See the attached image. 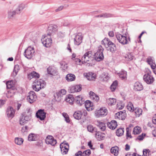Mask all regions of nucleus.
<instances>
[{"instance_id":"49","label":"nucleus","mask_w":156,"mask_h":156,"mask_svg":"<svg viewBox=\"0 0 156 156\" xmlns=\"http://www.w3.org/2000/svg\"><path fill=\"white\" fill-rule=\"evenodd\" d=\"M90 154V150L89 149L87 150L82 153V156H89Z\"/></svg>"},{"instance_id":"48","label":"nucleus","mask_w":156,"mask_h":156,"mask_svg":"<svg viewBox=\"0 0 156 156\" xmlns=\"http://www.w3.org/2000/svg\"><path fill=\"white\" fill-rule=\"evenodd\" d=\"M20 67L18 65H15L13 72V74L15 73V75H16Z\"/></svg>"},{"instance_id":"39","label":"nucleus","mask_w":156,"mask_h":156,"mask_svg":"<svg viewBox=\"0 0 156 156\" xmlns=\"http://www.w3.org/2000/svg\"><path fill=\"white\" fill-rule=\"evenodd\" d=\"M141 131V128L138 126L135 127L133 129V133L135 134H139Z\"/></svg>"},{"instance_id":"37","label":"nucleus","mask_w":156,"mask_h":156,"mask_svg":"<svg viewBox=\"0 0 156 156\" xmlns=\"http://www.w3.org/2000/svg\"><path fill=\"white\" fill-rule=\"evenodd\" d=\"M142 110L139 108H136L135 109V115L136 117H139L142 114Z\"/></svg>"},{"instance_id":"30","label":"nucleus","mask_w":156,"mask_h":156,"mask_svg":"<svg viewBox=\"0 0 156 156\" xmlns=\"http://www.w3.org/2000/svg\"><path fill=\"white\" fill-rule=\"evenodd\" d=\"M65 101L70 104H72L74 101V99L73 95L69 94L66 96L65 99Z\"/></svg>"},{"instance_id":"1","label":"nucleus","mask_w":156,"mask_h":156,"mask_svg":"<svg viewBox=\"0 0 156 156\" xmlns=\"http://www.w3.org/2000/svg\"><path fill=\"white\" fill-rule=\"evenodd\" d=\"M101 44L105 47L107 50L112 52H114L116 50L115 44L108 38H105L101 41Z\"/></svg>"},{"instance_id":"46","label":"nucleus","mask_w":156,"mask_h":156,"mask_svg":"<svg viewBox=\"0 0 156 156\" xmlns=\"http://www.w3.org/2000/svg\"><path fill=\"white\" fill-rule=\"evenodd\" d=\"M60 64L61 66V68L63 70H65L67 69V64L65 62L62 61L60 62Z\"/></svg>"},{"instance_id":"27","label":"nucleus","mask_w":156,"mask_h":156,"mask_svg":"<svg viewBox=\"0 0 156 156\" xmlns=\"http://www.w3.org/2000/svg\"><path fill=\"white\" fill-rule=\"evenodd\" d=\"M110 151L111 153L113 154L114 155L117 156L119 154V147L117 146L113 147L111 148Z\"/></svg>"},{"instance_id":"43","label":"nucleus","mask_w":156,"mask_h":156,"mask_svg":"<svg viewBox=\"0 0 156 156\" xmlns=\"http://www.w3.org/2000/svg\"><path fill=\"white\" fill-rule=\"evenodd\" d=\"M127 109L129 111L133 112L134 110V108L133 107L132 103L130 102L128 103L127 106Z\"/></svg>"},{"instance_id":"8","label":"nucleus","mask_w":156,"mask_h":156,"mask_svg":"<svg viewBox=\"0 0 156 156\" xmlns=\"http://www.w3.org/2000/svg\"><path fill=\"white\" fill-rule=\"evenodd\" d=\"M151 74V72L149 71L145 74L143 76L144 81L148 84L152 83L154 80L153 77Z\"/></svg>"},{"instance_id":"34","label":"nucleus","mask_w":156,"mask_h":156,"mask_svg":"<svg viewBox=\"0 0 156 156\" xmlns=\"http://www.w3.org/2000/svg\"><path fill=\"white\" fill-rule=\"evenodd\" d=\"M66 80L68 81H72L75 79V75L72 74H69L66 76Z\"/></svg>"},{"instance_id":"13","label":"nucleus","mask_w":156,"mask_h":156,"mask_svg":"<svg viewBox=\"0 0 156 156\" xmlns=\"http://www.w3.org/2000/svg\"><path fill=\"white\" fill-rule=\"evenodd\" d=\"M36 98L35 92L33 91H30L28 94L27 100L30 103H32L35 101Z\"/></svg>"},{"instance_id":"59","label":"nucleus","mask_w":156,"mask_h":156,"mask_svg":"<svg viewBox=\"0 0 156 156\" xmlns=\"http://www.w3.org/2000/svg\"><path fill=\"white\" fill-rule=\"evenodd\" d=\"M63 8V6H61L59 7L58 8L56 9L55 10V11L56 12H58L59 11H60L61 10H62Z\"/></svg>"},{"instance_id":"10","label":"nucleus","mask_w":156,"mask_h":156,"mask_svg":"<svg viewBox=\"0 0 156 156\" xmlns=\"http://www.w3.org/2000/svg\"><path fill=\"white\" fill-rule=\"evenodd\" d=\"M69 146L68 143L63 142L60 144L61 152L63 154H67L69 150Z\"/></svg>"},{"instance_id":"11","label":"nucleus","mask_w":156,"mask_h":156,"mask_svg":"<svg viewBox=\"0 0 156 156\" xmlns=\"http://www.w3.org/2000/svg\"><path fill=\"white\" fill-rule=\"evenodd\" d=\"M58 30V27L56 25L51 24L50 25L47 30V35L50 36L54 34Z\"/></svg>"},{"instance_id":"15","label":"nucleus","mask_w":156,"mask_h":156,"mask_svg":"<svg viewBox=\"0 0 156 156\" xmlns=\"http://www.w3.org/2000/svg\"><path fill=\"white\" fill-rule=\"evenodd\" d=\"M36 116L37 118H39L41 120H44L46 117V113L43 110H39L36 113Z\"/></svg>"},{"instance_id":"36","label":"nucleus","mask_w":156,"mask_h":156,"mask_svg":"<svg viewBox=\"0 0 156 156\" xmlns=\"http://www.w3.org/2000/svg\"><path fill=\"white\" fill-rule=\"evenodd\" d=\"M125 57L126 60L130 61L133 59L134 56L132 53H128L125 55Z\"/></svg>"},{"instance_id":"58","label":"nucleus","mask_w":156,"mask_h":156,"mask_svg":"<svg viewBox=\"0 0 156 156\" xmlns=\"http://www.w3.org/2000/svg\"><path fill=\"white\" fill-rule=\"evenodd\" d=\"M108 36L110 37H112L114 36V34L113 31H111L108 32Z\"/></svg>"},{"instance_id":"63","label":"nucleus","mask_w":156,"mask_h":156,"mask_svg":"<svg viewBox=\"0 0 156 156\" xmlns=\"http://www.w3.org/2000/svg\"><path fill=\"white\" fill-rule=\"evenodd\" d=\"M143 139L144 136L143 135V134L140 136H139L137 137V139L139 140H142Z\"/></svg>"},{"instance_id":"23","label":"nucleus","mask_w":156,"mask_h":156,"mask_svg":"<svg viewBox=\"0 0 156 156\" xmlns=\"http://www.w3.org/2000/svg\"><path fill=\"white\" fill-rule=\"evenodd\" d=\"M134 89L136 91H140L143 90V87L141 83L136 82L134 84Z\"/></svg>"},{"instance_id":"42","label":"nucleus","mask_w":156,"mask_h":156,"mask_svg":"<svg viewBox=\"0 0 156 156\" xmlns=\"http://www.w3.org/2000/svg\"><path fill=\"white\" fill-rule=\"evenodd\" d=\"M16 14L14 10H10L8 12V18L9 19H12Z\"/></svg>"},{"instance_id":"20","label":"nucleus","mask_w":156,"mask_h":156,"mask_svg":"<svg viewBox=\"0 0 156 156\" xmlns=\"http://www.w3.org/2000/svg\"><path fill=\"white\" fill-rule=\"evenodd\" d=\"M117 126V122L116 121L112 120L111 122L107 124L108 127L112 129H115Z\"/></svg>"},{"instance_id":"35","label":"nucleus","mask_w":156,"mask_h":156,"mask_svg":"<svg viewBox=\"0 0 156 156\" xmlns=\"http://www.w3.org/2000/svg\"><path fill=\"white\" fill-rule=\"evenodd\" d=\"M125 113L122 111L118 112L115 114V117H117L119 119L123 120L125 119Z\"/></svg>"},{"instance_id":"55","label":"nucleus","mask_w":156,"mask_h":156,"mask_svg":"<svg viewBox=\"0 0 156 156\" xmlns=\"http://www.w3.org/2000/svg\"><path fill=\"white\" fill-rule=\"evenodd\" d=\"M129 129L128 128H127L126 129V136L127 137H129L130 138H131L132 136H131L130 133V132H129Z\"/></svg>"},{"instance_id":"44","label":"nucleus","mask_w":156,"mask_h":156,"mask_svg":"<svg viewBox=\"0 0 156 156\" xmlns=\"http://www.w3.org/2000/svg\"><path fill=\"white\" fill-rule=\"evenodd\" d=\"M118 82L117 81H115L114 82L110 87V89L112 91H114L117 85Z\"/></svg>"},{"instance_id":"50","label":"nucleus","mask_w":156,"mask_h":156,"mask_svg":"<svg viewBox=\"0 0 156 156\" xmlns=\"http://www.w3.org/2000/svg\"><path fill=\"white\" fill-rule=\"evenodd\" d=\"M62 115L65 118V121L67 123L69 122L70 121L69 117L67 114L66 113L64 112L62 113Z\"/></svg>"},{"instance_id":"12","label":"nucleus","mask_w":156,"mask_h":156,"mask_svg":"<svg viewBox=\"0 0 156 156\" xmlns=\"http://www.w3.org/2000/svg\"><path fill=\"white\" fill-rule=\"evenodd\" d=\"M66 93V91L65 89H62L55 94L54 97L56 100L59 101L62 99L63 96L65 95Z\"/></svg>"},{"instance_id":"31","label":"nucleus","mask_w":156,"mask_h":156,"mask_svg":"<svg viewBox=\"0 0 156 156\" xmlns=\"http://www.w3.org/2000/svg\"><path fill=\"white\" fill-rule=\"evenodd\" d=\"M90 97L91 99L95 101H98L99 100V97L98 95H96L94 92L92 91L90 92Z\"/></svg>"},{"instance_id":"47","label":"nucleus","mask_w":156,"mask_h":156,"mask_svg":"<svg viewBox=\"0 0 156 156\" xmlns=\"http://www.w3.org/2000/svg\"><path fill=\"white\" fill-rule=\"evenodd\" d=\"M23 9V8L22 5H20L18 6L16 9L14 10V11H15L16 14H19L20 13V11H22Z\"/></svg>"},{"instance_id":"29","label":"nucleus","mask_w":156,"mask_h":156,"mask_svg":"<svg viewBox=\"0 0 156 156\" xmlns=\"http://www.w3.org/2000/svg\"><path fill=\"white\" fill-rule=\"evenodd\" d=\"M87 129L88 131L91 133H93L95 131L96 132V137H97L98 135V136L99 135V132H97L96 130V129L94 128L92 125H88L87 127Z\"/></svg>"},{"instance_id":"5","label":"nucleus","mask_w":156,"mask_h":156,"mask_svg":"<svg viewBox=\"0 0 156 156\" xmlns=\"http://www.w3.org/2000/svg\"><path fill=\"white\" fill-rule=\"evenodd\" d=\"M103 51L104 48L101 45H100L98 47L97 52L94 54V61L95 60L99 62L103 59L104 58L103 54Z\"/></svg>"},{"instance_id":"51","label":"nucleus","mask_w":156,"mask_h":156,"mask_svg":"<svg viewBox=\"0 0 156 156\" xmlns=\"http://www.w3.org/2000/svg\"><path fill=\"white\" fill-rule=\"evenodd\" d=\"M124 106V105L123 103H117V108L119 110H121L123 109Z\"/></svg>"},{"instance_id":"17","label":"nucleus","mask_w":156,"mask_h":156,"mask_svg":"<svg viewBox=\"0 0 156 156\" xmlns=\"http://www.w3.org/2000/svg\"><path fill=\"white\" fill-rule=\"evenodd\" d=\"M83 75L87 80L90 81H94L96 78V74L92 72L84 73Z\"/></svg>"},{"instance_id":"54","label":"nucleus","mask_w":156,"mask_h":156,"mask_svg":"<svg viewBox=\"0 0 156 156\" xmlns=\"http://www.w3.org/2000/svg\"><path fill=\"white\" fill-rule=\"evenodd\" d=\"M28 130V127L27 126H25L22 127L21 131L23 133L27 132Z\"/></svg>"},{"instance_id":"61","label":"nucleus","mask_w":156,"mask_h":156,"mask_svg":"<svg viewBox=\"0 0 156 156\" xmlns=\"http://www.w3.org/2000/svg\"><path fill=\"white\" fill-rule=\"evenodd\" d=\"M150 65L151 66L152 69H156V65L154 62L152 63L151 65Z\"/></svg>"},{"instance_id":"21","label":"nucleus","mask_w":156,"mask_h":156,"mask_svg":"<svg viewBox=\"0 0 156 156\" xmlns=\"http://www.w3.org/2000/svg\"><path fill=\"white\" fill-rule=\"evenodd\" d=\"M96 124L101 131H103L105 130L106 126L104 122L97 121L96 122Z\"/></svg>"},{"instance_id":"60","label":"nucleus","mask_w":156,"mask_h":156,"mask_svg":"<svg viewBox=\"0 0 156 156\" xmlns=\"http://www.w3.org/2000/svg\"><path fill=\"white\" fill-rule=\"evenodd\" d=\"M152 121L153 123L156 125V114L153 117Z\"/></svg>"},{"instance_id":"18","label":"nucleus","mask_w":156,"mask_h":156,"mask_svg":"<svg viewBox=\"0 0 156 156\" xmlns=\"http://www.w3.org/2000/svg\"><path fill=\"white\" fill-rule=\"evenodd\" d=\"M69 91L70 93H74L76 92H78L81 91V87L78 85H76L70 87Z\"/></svg>"},{"instance_id":"14","label":"nucleus","mask_w":156,"mask_h":156,"mask_svg":"<svg viewBox=\"0 0 156 156\" xmlns=\"http://www.w3.org/2000/svg\"><path fill=\"white\" fill-rule=\"evenodd\" d=\"M45 142L47 144H50L52 146L55 145L57 143L56 140L52 136L50 135L47 137Z\"/></svg>"},{"instance_id":"26","label":"nucleus","mask_w":156,"mask_h":156,"mask_svg":"<svg viewBox=\"0 0 156 156\" xmlns=\"http://www.w3.org/2000/svg\"><path fill=\"white\" fill-rule=\"evenodd\" d=\"M75 101L76 104L80 106L84 103V101L82 97L80 95L77 96L76 97Z\"/></svg>"},{"instance_id":"3","label":"nucleus","mask_w":156,"mask_h":156,"mask_svg":"<svg viewBox=\"0 0 156 156\" xmlns=\"http://www.w3.org/2000/svg\"><path fill=\"white\" fill-rule=\"evenodd\" d=\"M45 85V82L43 80L41 79L37 80L34 83L32 88L35 91H38L41 89L44 88Z\"/></svg>"},{"instance_id":"57","label":"nucleus","mask_w":156,"mask_h":156,"mask_svg":"<svg viewBox=\"0 0 156 156\" xmlns=\"http://www.w3.org/2000/svg\"><path fill=\"white\" fill-rule=\"evenodd\" d=\"M5 100H0V108H1L5 103Z\"/></svg>"},{"instance_id":"56","label":"nucleus","mask_w":156,"mask_h":156,"mask_svg":"<svg viewBox=\"0 0 156 156\" xmlns=\"http://www.w3.org/2000/svg\"><path fill=\"white\" fill-rule=\"evenodd\" d=\"M147 62L149 65H151L152 63L154 62L153 59L151 58H147Z\"/></svg>"},{"instance_id":"45","label":"nucleus","mask_w":156,"mask_h":156,"mask_svg":"<svg viewBox=\"0 0 156 156\" xmlns=\"http://www.w3.org/2000/svg\"><path fill=\"white\" fill-rule=\"evenodd\" d=\"M124 133L123 129L119 128L118 129L116 132V135L118 136H120L122 135Z\"/></svg>"},{"instance_id":"40","label":"nucleus","mask_w":156,"mask_h":156,"mask_svg":"<svg viewBox=\"0 0 156 156\" xmlns=\"http://www.w3.org/2000/svg\"><path fill=\"white\" fill-rule=\"evenodd\" d=\"M15 143L18 145H21L23 142V140L22 138L16 137L15 140Z\"/></svg>"},{"instance_id":"28","label":"nucleus","mask_w":156,"mask_h":156,"mask_svg":"<svg viewBox=\"0 0 156 156\" xmlns=\"http://www.w3.org/2000/svg\"><path fill=\"white\" fill-rule=\"evenodd\" d=\"M117 73L122 80H125L126 78L127 75L126 71L123 70H122L121 71H120L119 73Z\"/></svg>"},{"instance_id":"2","label":"nucleus","mask_w":156,"mask_h":156,"mask_svg":"<svg viewBox=\"0 0 156 156\" xmlns=\"http://www.w3.org/2000/svg\"><path fill=\"white\" fill-rule=\"evenodd\" d=\"M82 62L87 63L88 66H92L94 65V59L93 57V55L91 51H88L84 54L81 58Z\"/></svg>"},{"instance_id":"38","label":"nucleus","mask_w":156,"mask_h":156,"mask_svg":"<svg viewBox=\"0 0 156 156\" xmlns=\"http://www.w3.org/2000/svg\"><path fill=\"white\" fill-rule=\"evenodd\" d=\"M39 74L34 71L30 73L28 75V77H30V79L33 78H38L39 77Z\"/></svg>"},{"instance_id":"4","label":"nucleus","mask_w":156,"mask_h":156,"mask_svg":"<svg viewBox=\"0 0 156 156\" xmlns=\"http://www.w3.org/2000/svg\"><path fill=\"white\" fill-rule=\"evenodd\" d=\"M115 36L118 41L122 45L128 44L130 41L129 37L127 38L126 34L122 35L118 33L115 34Z\"/></svg>"},{"instance_id":"7","label":"nucleus","mask_w":156,"mask_h":156,"mask_svg":"<svg viewBox=\"0 0 156 156\" xmlns=\"http://www.w3.org/2000/svg\"><path fill=\"white\" fill-rule=\"evenodd\" d=\"M108 114V111L105 108H102L96 111L95 113V116L99 118L106 116Z\"/></svg>"},{"instance_id":"52","label":"nucleus","mask_w":156,"mask_h":156,"mask_svg":"<svg viewBox=\"0 0 156 156\" xmlns=\"http://www.w3.org/2000/svg\"><path fill=\"white\" fill-rule=\"evenodd\" d=\"M26 123H27V122L25 120V119H24L23 116H22L20 118V123L21 125H23Z\"/></svg>"},{"instance_id":"24","label":"nucleus","mask_w":156,"mask_h":156,"mask_svg":"<svg viewBox=\"0 0 156 156\" xmlns=\"http://www.w3.org/2000/svg\"><path fill=\"white\" fill-rule=\"evenodd\" d=\"M83 115L82 111H77L75 112L73 114L74 118L77 120L80 119Z\"/></svg>"},{"instance_id":"25","label":"nucleus","mask_w":156,"mask_h":156,"mask_svg":"<svg viewBox=\"0 0 156 156\" xmlns=\"http://www.w3.org/2000/svg\"><path fill=\"white\" fill-rule=\"evenodd\" d=\"M48 73L51 75L55 76L57 74L56 71L52 67L49 66L47 69Z\"/></svg>"},{"instance_id":"64","label":"nucleus","mask_w":156,"mask_h":156,"mask_svg":"<svg viewBox=\"0 0 156 156\" xmlns=\"http://www.w3.org/2000/svg\"><path fill=\"white\" fill-rule=\"evenodd\" d=\"M152 134L154 136H156V127L153 130Z\"/></svg>"},{"instance_id":"53","label":"nucleus","mask_w":156,"mask_h":156,"mask_svg":"<svg viewBox=\"0 0 156 156\" xmlns=\"http://www.w3.org/2000/svg\"><path fill=\"white\" fill-rule=\"evenodd\" d=\"M150 152V151L149 149H144L143 151V155L147 156V153H149Z\"/></svg>"},{"instance_id":"16","label":"nucleus","mask_w":156,"mask_h":156,"mask_svg":"<svg viewBox=\"0 0 156 156\" xmlns=\"http://www.w3.org/2000/svg\"><path fill=\"white\" fill-rule=\"evenodd\" d=\"M83 38V36L80 33H79L76 35L74 38V44L77 46L79 45L82 42Z\"/></svg>"},{"instance_id":"62","label":"nucleus","mask_w":156,"mask_h":156,"mask_svg":"<svg viewBox=\"0 0 156 156\" xmlns=\"http://www.w3.org/2000/svg\"><path fill=\"white\" fill-rule=\"evenodd\" d=\"M82 152L81 151H79L75 154L76 156H82Z\"/></svg>"},{"instance_id":"6","label":"nucleus","mask_w":156,"mask_h":156,"mask_svg":"<svg viewBox=\"0 0 156 156\" xmlns=\"http://www.w3.org/2000/svg\"><path fill=\"white\" fill-rule=\"evenodd\" d=\"M34 49L33 47L29 46L25 51L24 55L28 59H30L34 55Z\"/></svg>"},{"instance_id":"22","label":"nucleus","mask_w":156,"mask_h":156,"mask_svg":"<svg viewBox=\"0 0 156 156\" xmlns=\"http://www.w3.org/2000/svg\"><path fill=\"white\" fill-rule=\"evenodd\" d=\"M6 112L8 117L12 118L14 116L15 111L12 107H9L8 108Z\"/></svg>"},{"instance_id":"41","label":"nucleus","mask_w":156,"mask_h":156,"mask_svg":"<svg viewBox=\"0 0 156 156\" xmlns=\"http://www.w3.org/2000/svg\"><path fill=\"white\" fill-rule=\"evenodd\" d=\"M37 139L36 135L34 133H31L28 136V140L29 141H35Z\"/></svg>"},{"instance_id":"33","label":"nucleus","mask_w":156,"mask_h":156,"mask_svg":"<svg viewBox=\"0 0 156 156\" xmlns=\"http://www.w3.org/2000/svg\"><path fill=\"white\" fill-rule=\"evenodd\" d=\"M112 14L108 13H103L99 15H98L96 16V17H101L103 18H107L112 17Z\"/></svg>"},{"instance_id":"32","label":"nucleus","mask_w":156,"mask_h":156,"mask_svg":"<svg viewBox=\"0 0 156 156\" xmlns=\"http://www.w3.org/2000/svg\"><path fill=\"white\" fill-rule=\"evenodd\" d=\"M116 99L114 98H110L107 100V102L109 105L112 106L115 104Z\"/></svg>"},{"instance_id":"9","label":"nucleus","mask_w":156,"mask_h":156,"mask_svg":"<svg viewBox=\"0 0 156 156\" xmlns=\"http://www.w3.org/2000/svg\"><path fill=\"white\" fill-rule=\"evenodd\" d=\"M41 41L43 45L47 48L50 46L52 43V40L50 38H48L47 36H43Z\"/></svg>"},{"instance_id":"19","label":"nucleus","mask_w":156,"mask_h":156,"mask_svg":"<svg viewBox=\"0 0 156 156\" xmlns=\"http://www.w3.org/2000/svg\"><path fill=\"white\" fill-rule=\"evenodd\" d=\"M85 106L87 110L88 111H91L94 108L93 103L87 100L86 101Z\"/></svg>"}]
</instances>
